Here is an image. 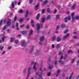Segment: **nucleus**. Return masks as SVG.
I'll use <instances>...</instances> for the list:
<instances>
[{"label":"nucleus","mask_w":79,"mask_h":79,"mask_svg":"<svg viewBox=\"0 0 79 79\" xmlns=\"http://www.w3.org/2000/svg\"><path fill=\"white\" fill-rule=\"evenodd\" d=\"M15 43L17 44H19V41L18 40H15Z\"/></svg>","instance_id":"31"},{"label":"nucleus","mask_w":79,"mask_h":79,"mask_svg":"<svg viewBox=\"0 0 79 79\" xmlns=\"http://www.w3.org/2000/svg\"><path fill=\"white\" fill-rule=\"evenodd\" d=\"M64 21L66 23L67 22V20H68V19L67 17H66L64 19Z\"/></svg>","instance_id":"30"},{"label":"nucleus","mask_w":79,"mask_h":79,"mask_svg":"<svg viewBox=\"0 0 79 79\" xmlns=\"http://www.w3.org/2000/svg\"><path fill=\"white\" fill-rule=\"evenodd\" d=\"M68 31V30H65V31H64V34H66V33H67Z\"/></svg>","instance_id":"53"},{"label":"nucleus","mask_w":79,"mask_h":79,"mask_svg":"<svg viewBox=\"0 0 79 79\" xmlns=\"http://www.w3.org/2000/svg\"><path fill=\"white\" fill-rule=\"evenodd\" d=\"M59 17H60V15H56V18H57V19L59 18Z\"/></svg>","instance_id":"48"},{"label":"nucleus","mask_w":79,"mask_h":79,"mask_svg":"<svg viewBox=\"0 0 79 79\" xmlns=\"http://www.w3.org/2000/svg\"><path fill=\"white\" fill-rule=\"evenodd\" d=\"M47 11L48 13H50V9L48 8Z\"/></svg>","instance_id":"40"},{"label":"nucleus","mask_w":79,"mask_h":79,"mask_svg":"<svg viewBox=\"0 0 79 79\" xmlns=\"http://www.w3.org/2000/svg\"><path fill=\"white\" fill-rule=\"evenodd\" d=\"M61 27L62 28H64L65 27V24H62L61 25Z\"/></svg>","instance_id":"21"},{"label":"nucleus","mask_w":79,"mask_h":79,"mask_svg":"<svg viewBox=\"0 0 79 79\" xmlns=\"http://www.w3.org/2000/svg\"><path fill=\"white\" fill-rule=\"evenodd\" d=\"M19 25V24L18 23H16V24L15 25V26L16 27H18V26Z\"/></svg>","instance_id":"49"},{"label":"nucleus","mask_w":79,"mask_h":79,"mask_svg":"<svg viewBox=\"0 0 79 79\" xmlns=\"http://www.w3.org/2000/svg\"><path fill=\"white\" fill-rule=\"evenodd\" d=\"M40 41H42L43 42L44 40V37L42 36L40 38Z\"/></svg>","instance_id":"18"},{"label":"nucleus","mask_w":79,"mask_h":79,"mask_svg":"<svg viewBox=\"0 0 79 79\" xmlns=\"http://www.w3.org/2000/svg\"><path fill=\"white\" fill-rule=\"evenodd\" d=\"M12 8H13V7L15 6V5L14 4V3H13V2H12Z\"/></svg>","instance_id":"47"},{"label":"nucleus","mask_w":79,"mask_h":79,"mask_svg":"<svg viewBox=\"0 0 79 79\" xmlns=\"http://www.w3.org/2000/svg\"><path fill=\"white\" fill-rule=\"evenodd\" d=\"M21 44L22 45V47H24L26 45V42L25 41H22L21 42Z\"/></svg>","instance_id":"4"},{"label":"nucleus","mask_w":79,"mask_h":79,"mask_svg":"<svg viewBox=\"0 0 79 79\" xmlns=\"http://www.w3.org/2000/svg\"><path fill=\"white\" fill-rule=\"evenodd\" d=\"M5 29H6V26H4L3 28V30H5Z\"/></svg>","instance_id":"38"},{"label":"nucleus","mask_w":79,"mask_h":79,"mask_svg":"<svg viewBox=\"0 0 79 79\" xmlns=\"http://www.w3.org/2000/svg\"><path fill=\"white\" fill-rule=\"evenodd\" d=\"M53 69V66L52 65H50L48 67V69L49 70H52Z\"/></svg>","instance_id":"14"},{"label":"nucleus","mask_w":79,"mask_h":79,"mask_svg":"<svg viewBox=\"0 0 79 79\" xmlns=\"http://www.w3.org/2000/svg\"><path fill=\"white\" fill-rule=\"evenodd\" d=\"M77 66H79V60H78L77 61Z\"/></svg>","instance_id":"33"},{"label":"nucleus","mask_w":79,"mask_h":79,"mask_svg":"<svg viewBox=\"0 0 79 79\" xmlns=\"http://www.w3.org/2000/svg\"><path fill=\"white\" fill-rule=\"evenodd\" d=\"M39 6V4L38 3L37 5L35 7V9H38Z\"/></svg>","instance_id":"25"},{"label":"nucleus","mask_w":79,"mask_h":79,"mask_svg":"<svg viewBox=\"0 0 79 79\" xmlns=\"http://www.w3.org/2000/svg\"><path fill=\"white\" fill-rule=\"evenodd\" d=\"M39 17H40V14H39L36 16V19H39Z\"/></svg>","instance_id":"26"},{"label":"nucleus","mask_w":79,"mask_h":79,"mask_svg":"<svg viewBox=\"0 0 79 79\" xmlns=\"http://www.w3.org/2000/svg\"><path fill=\"white\" fill-rule=\"evenodd\" d=\"M73 38L74 39H77V36H74L73 37Z\"/></svg>","instance_id":"52"},{"label":"nucleus","mask_w":79,"mask_h":79,"mask_svg":"<svg viewBox=\"0 0 79 79\" xmlns=\"http://www.w3.org/2000/svg\"><path fill=\"white\" fill-rule=\"evenodd\" d=\"M32 69V68L31 67H30L28 68V76H29L30 73H31V71Z\"/></svg>","instance_id":"10"},{"label":"nucleus","mask_w":79,"mask_h":79,"mask_svg":"<svg viewBox=\"0 0 79 79\" xmlns=\"http://www.w3.org/2000/svg\"><path fill=\"white\" fill-rule=\"evenodd\" d=\"M59 25L57 26L56 27V29H57V30L58 29H59Z\"/></svg>","instance_id":"50"},{"label":"nucleus","mask_w":79,"mask_h":79,"mask_svg":"<svg viewBox=\"0 0 79 79\" xmlns=\"http://www.w3.org/2000/svg\"><path fill=\"white\" fill-rule=\"evenodd\" d=\"M11 20L10 19H8V21L7 22V26H10L11 25Z\"/></svg>","instance_id":"8"},{"label":"nucleus","mask_w":79,"mask_h":79,"mask_svg":"<svg viewBox=\"0 0 79 79\" xmlns=\"http://www.w3.org/2000/svg\"><path fill=\"white\" fill-rule=\"evenodd\" d=\"M11 48H12V47L9 46L8 48V50H10V49H11Z\"/></svg>","instance_id":"46"},{"label":"nucleus","mask_w":79,"mask_h":79,"mask_svg":"<svg viewBox=\"0 0 79 79\" xmlns=\"http://www.w3.org/2000/svg\"><path fill=\"white\" fill-rule=\"evenodd\" d=\"M34 46H33L31 47V49L30 51V53H32L34 50Z\"/></svg>","instance_id":"12"},{"label":"nucleus","mask_w":79,"mask_h":79,"mask_svg":"<svg viewBox=\"0 0 79 79\" xmlns=\"http://www.w3.org/2000/svg\"><path fill=\"white\" fill-rule=\"evenodd\" d=\"M29 27V25H27L26 27V28L28 29Z\"/></svg>","instance_id":"63"},{"label":"nucleus","mask_w":79,"mask_h":79,"mask_svg":"<svg viewBox=\"0 0 79 79\" xmlns=\"http://www.w3.org/2000/svg\"><path fill=\"white\" fill-rule=\"evenodd\" d=\"M36 27L38 29H40L42 27V24L38 23L36 24Z\"/></svg>","instance_id":"2"},{"label":"nucleus","mask_w":79,"mask_h":79,"mask_svg":"<svg viewBox=\"0 0 79 79\" xmlns=\"http://www.w3.org/2000/svg\"><path fill=\"white\" fill-rule=\"evenodd\" d=\"M57 48H60V47H61V45H60V44H58L56 46Z\"/></svg>","instance_id":"22"},{"label":"nucleus","mask_w":79,"mask_h":79,"mask_svg":"<svg viewBox=\"0 0 79 79\" xmlns=\"http://www.w3.org/2000/svg\"><path fill=\"white\" fill-rule=\"evenodd\" d=\"M2 22H3V20H1L0 22V26H1L2 23Z\"/></svg>","instance_id":"58"},{"label":"nucleus","mask_w":79,"mask_h":79,"mask_svg":"<svg viewBox=\"0 0 79 79\" xmlns=\"http://www.w3.org/2000/svg\"><path fill=\"white\" fill-rule=\"evenodd\" d=\"M61 37H60V36H58L56 40L57 42H60V41H61Z\"/></svg>","instance_id":"11"},{"label":"nucleus","mask_w":79,"mask_h":79,"mask_svg":"<svg viewBox=\"0 0 79 79\" xmlns=\"http://www.w3.org/2000/svg\"><path fill=\"white\" fill-rule=\"evenodd\" d=\"M5 51L2 52L1 54L2 55H4V54H5Z\"/></svg>","instance_id":"41"},{"label":"nucleus","mask_w":79,"mask_h":79,"mask_svg":"<svg viewBox=\"0 0 79 79\" xmlns=\"http://www.w3.org/2000/svg\"><path fill=\"white\" fill-rule=\"evenodd\" d=\"M24 25H20V28H22V27H24Z\"/></svg>","instance_id":"43"},{"label":"nucleus","mask_w":79,"mask_h":79,"mask_svg":"<svg viewBox=\"0 0 79 79\" xmlns=\"http://www.w3.org/2000/svg\"><path fill=\"white\" fill-rule=\"evenodd\" d=\"M15 40V39L13 38V37L11 38L10 40V42H12L14 41V40Z\"/></svg>","instance_id":"20"},{"label":"nucleus","mask_w":79,"mask_h":79,"mask_svg":"<svg viewBox=\"0 0 79 79\" xmlns=\"http://www.w3.org/2000/svg\"><path fill=\"white\" fill-rule=\"evenodd\" d=\"M53 40H55L56 39V36H54L52 37Z\"/></svg>","instance_id":"28"},{"label":"nucleus","mask_w":79,"mask_h":79,"mask_svg":"<svg viewBox=\"0 0 79 79\" xmlns=\"http://www.w3.org/2000/svg\"><path fill=\"white\" fill-rule=\"evenodd\" d=\"M50 19V15H48V16H47L46 18L47 20H48V19Z\"/></svg>","instance_id":"23"},{"label":"nucleus","mask_w":79,"mask_h":79,"mask_svg":"<svg viewBox=\"0 0 79 79\" xmlns=\"http://www.w3.org/2000/svg\"><path fill=\"white\" fill-rule=\"evenodd\" d=\"M35 53L36 56H39L40 55V51L39 50H37Z\"/></svg>","instance_id":"9"},{"label":"nucleus","mask_w":79,"mask_h":79,"mask_svg":"<svg viewBox=\"0 0 79 79\" xmlns=\"http://www.w3.org/2000/svg\"><path fill=\"white\" fill-rule=\"evenodd\" d=\"M36 63H34L33 62H31V64H34L33 65V69H35V71H37V68L35 67L36 66Z\"/></svg>","instance_id":"3"},{"label":"nucleus","mask_w":79,"mask_h":79,"mask_svg":"<svg viewBox=\"0 0 79 79\" xmlns=\"http://www.w3.org/2000/svg\"><path fill=\"white\" fill-rule=\"evenodd\" d=\"M51 74H50V73H48V76H50V75Z\"/></svg>","instance_id":"61"},{"label":"nucleus","mask_w":79,"mask_h":79,"mask_svg":"<svg viewBox=\"0 0 79 79\" xmlns=\"http://www.w3.org/2000/svg\"><path fill=\"white\" fill-rule=\"evenodd\" d=\"M44 21H45V19H42V22H43V23H44Z\"/></svg>","instance_id":"60"},{"label":"nucleus","mask_w":79,"mask_h":79,"mask_svg":"<svg viewBox=\"0 0 79 79\" xmlns=\"http://www.w3.org/2000/svg\"><path fill=\"white\" fill-rule=\"evenodd\" d=\"M19 13H23V10H22L21 9L19 10Z\"/></svg>","instance_id":"45"},{"label":"nucleus","mask_w":79,"mask_h":79,"mask_svg":"<svg viewBox=\"0 0 79 79\" xmlns=\"http://www.w3.org/2000/svg\"><path fill=\"white\" fill-rule=\"evenodd\" d=\"M54 64L56 66L57 65V61L56 60L54 62Z\"/></svg>","instance_id":"39"},{"label":"nucleus","mask_w":79,"mask_h":79,"mask_svg":"<svg viewBox=\"0 0 79 79\" xmlns=\"http://www.w3.org/2000/svg\"><path fill=\"white\" fill-rule=\"evenodd\" d=\"M67 56H68V55H67L66 54H65L64 56V59H66V57H67Z\"/></svg>","instance_id":"44"},{"label":"nucleus","mask_w":79,"mask_h":79,"mask_svg":"<svg viewBox=\"0 0 79 79\" xmlns=\"http://www.w3.org/2000/svg\"><path fill=\"white\" fill-rule=\"evenodd\" d=\"M45 9L43 10L42 11V13H44V12H45Z\"/></svg>","instance_id":"55"},{"label":"nucleus","mask_w":79,"mask_h":79,"mask_svg":"<svg viewBox=\"0 0 79 79\" xmlns=\"http://www.w3.org/2000/svg\"><path fill=\"white\" fill-rule=\"evenodd\" d=\"M32 3V0H30L29 1V3L30 4H31V3Z\"/></svg>","instance_id":"51"},{"label":"nucleus","mask_w":79,"mask_h":79,"mask_svg":"<svg viewBox=\"0 0 79 79\" xmlns=\"http://www.w3.org/2000/svg\"><path fill=\"white\" fill-rule=\"evenodd\" d=\"M48 2V1L46 0L45 1H44L43 2V5H45V4H46V3H47Z\"/></svg>","instance_id":"19"},{"label":"nucleus","mask_w":79,"mask_h":79,"mask_svg":"<svg viewBox=\"0 0 79 79\" xmlns=\"http://www.w3.org/2000/svg\"><path fill=\"white\" fill-rule=\"evenodd\" d=\"M40 71H41V72L40 73V74L39 75V76L40 78H41V79H43L42 78V74L43 73V70L42 69V68H40Z\"/></svg>","instance_id":"5"},{"label":"nucleus","mask_w":79,"mask_h":79,"mask_svg":"<svg viewBox=\"0 0 79 79\" xmlns=\"http://www.w3.org/2000/svg\"><path fill=\"white\" fill-rule=\"evenodd\" d=\"M28 11L27 10V13L26 15H25V17H27V16H28Z\"/></svg>","instance_id":"29"},{"label":"nucleus","mask_w":79,"mask_h":79,"mask_svg":"<svg viewBox=\"0 0 79 79\" xmlns=\"http://www.w3.org/2000/svg\"><path fill=\"white\" fill-rule=\"evenodd\" d=\"M74 13H72V19L73 20H74L75 19H77V20H78L79 19V16H77L74 17Z\"/></svg>","instance_id":"1"},{"label":"nucleus","mask_w":79,"mask_h":79,"mask_svg":"<svg viewBox=\"0 0 79 79\" xmlns=\"http://www.w3.org/2000/svg\"><path fill=\"white\" fill-rule=\"evenodd\" d=\"M32 33H33V31L32 30H30L29 33V35L30 36L32 34Z\"/></svg>","instance_id":"17"},{"label":"nucleus","mask_w":79,"mask_h":79,"mask_svg":"<svg viewBox=\"0 0 79 79\" xmlns=\"http://www.w3.org/2000/svg\"><path fill=\"white\" fill-rule=\"evenodd\" d=\"M77 79H79V75L77 77Z\"/></svg>","instance_id":"64"},{"label":"nucleus","mask_w":79,"mask_h":79,"mask_svg":"<svg viewBox=\"0 0 79 79\" xmlns=\"http://www.w3.org/2000/svg\"><path fill=\"white\" fill-rule=\"evenodd\" d=\"M21 33L22 34H27V31H24L21 32Z\"/></svg>","instance_id":"16"},{"label":"nucleus","mask_w":79,"mask_h":79,"mask_svg":"<svg viewBox=\"0 0 79 79\" xmlns=\"http://www.w3.org/2000/svg\"><path fill=\"white\" fill-rule=\"evenodd\" d=\"M75 61V58L73 59L71 61V63H73Z\"/></svg>","instance_id":"27"},{"label":"nucleus","mask_w":79,"mask_h":79,"mask_svg":"<svg viewBox=\"0 0 79 79\" xmlns=\"http://www.w3.org/2000/svg\"><path fill=\"white\" fill-rule=\"evenodd\" d=\"M76 4H74V5L72 6V9L73 10V9H75L76 8Z\"/></svg>","instance_id":"15"},{"label":"nucleus","mask_w":79,"mask_h":79,"mask_svg":"<svg viewBox=\"0 0 79 79\" xmlns=\"http://www.w3.org/2000/svg\"><path fill=\"white\" fill-rule=\"evenodd\" d=\"M19 21L20 23H22L23 21V19H20Z\"/></svg>","instance_id":"35"},{"label":"nucleus","mask_w":79,"mask_h":79,"mask_svg":"<svg viewBox=\"0 0 79 79\" xmlns=\"http://www.w3.org/2000/svg\"><path fill=\"white\" fill-rule=\"evenodd\" d=\"M67 37V36H64L63 37V38L64 39H66Z\"/></svg>","instance_id":"59"},{"label":"nucleus","mask_w":79,"mask_h":79,"mask_svg":"<svg viewBox=\"0 0 79 79\" xmlns=\"http://www.w3.org/2000/svg\"><path fill=\"white\" fill-rule=\"evenodd\" d=\"M72 76H73V73H72L71 75L69 78V79H72Z\"/></svg>","instance_id":"42"},{"label":"nucleus","mask_w":79,"mask_h":79,"mask_svg":"<svg viewBox=\"0 0 79 79\" xmlns=\"http://www.w3.org/2000/svg\"><path fill=\"white\" fill-rule=\"evenodd\" d=\"M39 44L41 45H42L43 44V41H40L39 42Z\"/></svg>","instance_id":"32"},{"label":"nucleus","mask_w":79,"mask_h":79,"mask_svg":"<svg viewBox=\"0 0 79 79\" xmlns=\"http://www.w3.org/2000/svg\"><path fill=\"white\" fill-rule=\"evenodd\" d=\"M34 21L32 20H31V24H33V23H34Z\"/></svg>","instance_id":"56"},{"label":"nucleus","mask_w":79,"mask_h":79,"mask_svg":"<svg viewBox=\"0 0 79 79\" xmlns=\"http://www.w3.org/2000/svg\"><path fill=\"white\" fill-rule=\"evenodd\" d=\"M72 51L71 50H69L68 51V53L69 54V53H71V52H72Z\"/></svg>","instance_id":"54"},{"label":"nucleus","mask_w":79,"mask_h":79,"mask_svg":"<svg viewBox=\"0 0 79 79\" xmlns=\"http://www.w3.org/2000/svg\"><path fill=\"white\" fill-rule=\"evenodd\" d=\"M5 39H6V36H4L1 40H0V43H2V42H4L5 41Z\"/></svg>","instance_id":"7"},{"label":"nucleus","mask_w":79,"mask_h":79,"mask_svg":"<svg viewBox=\"0 0 79 79\" xmlns=\"http://www.w3.org/2000/svg\"><path fill=\"white\" fill-rule=\"evenodd\" d=\"M67 18L68 20H69V21L71 20V17H67Z\"/></svg>","instance_id":"37"},{"label":"nucleus","mask_w":79,"mask_h":79,"mask_svg":"<svg viewBox=\"0 0 79 79\" xmlns=\"http://www.w3.org/2000/svg\"><path fill=\"white\" fill-rule=\"evenodd\" d=\"M50 61H51V58L50 57L48 58V62H50Z\"/></svg>","instance_id":"34"},{"label":"nucleus","mask_w":79,"mask_h":79,"mask_svg":"<svg viewBox=\"0 0 79 79\" xmlns=\"http://www.w3.org/2000/svg\"><path fill=\"white\" fill-rule=\"evenodd\" d=\"M26 68L25 69H24L23 71V74H25L26 73Z\"/></svg>","instance_id":"36"},{"label":"nucleus","mask_w":79,"mask_h":79,"mask_svg":"<svg viewBox=\"0 0 79 79\" xmlns=\"http://www.w3.org/2000/svg\"><path fill=\"white\" fill-rule=\"evenodd\" d=\"M39 73L38 72H36V74L37 76H39Z\"/></svg>","instance_id":"57"},{"label":"nucleus","mask_w":79,"mask_h":79,"mask_svg":"<svg viewBox=\"0 0 79 79\" xmlns=\"http://www.w3.org/2000/svg\"><path fill=\"white\" fill-rule=\"evenodd\" d=\"M60 73V70H58V71H57V74H56V77H58V76Z\"/></svg>","instance_id":"13"},{"label":"nucleus","mask_w":79,"mask_h":79,"mask_svg":"<svg viewBox=\"0 0 79 79\" xmlns=\"http://www.w3.org/2000/svg\"><path fill=\"white\" fill-rule=\"evenodd\" d=\"M7 32H8V33H10V32H10V30H7Z\"/></svg>","instance_id":"62"},{"label":"nucleus","mask_w":79,"mask_h":79,"mask_svg":"<svg viewBox=\"0 0 79 79\" xmlns=\"http://www.w3.org/2000/svg\"><path fill=\"white\" fill-rule=\"evenodd\" d=\"M63 58H64L63 56L62 55L60 57V60H59V63H61V64H64V62H62V59H63Z\"/></svg>","instance_id":"6"},{"label":"nucleus","mask_w":79,"mask_h":79,"mask_svg":"<svg viewBox=\"0 0 79 79\" xmlns=\"http://www.w3.org/2000/svg\"><path fill=\"white\" fill-rule=\"evenodd\" d=\"M35 32L37 33V34H40V31L39 30H36Z\"/></svg>","instance_id":"24"}]
</instances>
